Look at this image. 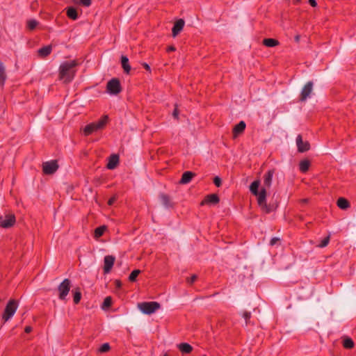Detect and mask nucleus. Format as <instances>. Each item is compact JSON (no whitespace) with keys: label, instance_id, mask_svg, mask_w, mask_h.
Returning a JSON list of instances; mask_svg holds the SVG:
<instances>
[{"label":"nucleus","instance_id":"f257e3e1","mask_svg":"<svg viewBox=\"0 0 356 356\" xmlns=\"http://www.w3.org/2000/svg\"><path fill=\"white\" fill-rule=\"evenodd\" d=\"M78 65L76 60L63 62L59 67V79L63 80L64 83H70L75 76L74 68Z\"/></svg>","mask_w":356,"mask_h":356},{"label":"nucleus","instance_id":"f03ea898","mask_svg":"<svg viewBox=\"0 0 356 356\" xmlns=\"http://www.w3.org/2000/svg\"><path fill=\"white\" fill-rule=\"evenodd\" d=\"M266 195V189L265 188H262L260 191L254 195L257 197V203L261 211L266 213H269L276 210L278 207V202H275L267 204Z\"/></svg>","mask_w":356,"mask_h":356},{"label":"nucleus","instance_id":"7ed1b4c3","mask_svg":"<svg viewBox=\"0 0 356 356\" xmlns=\"http://www.w3.org/2000/svg\"><path fill=\"white\" fill-rule=\"evenodd\" d=\"M108 121V115L102 116L98 121L87 124L83 129V134L86 136L93 132L103 129Z\"/></svg>","mask_w":356,"mask_h":356},{"label":"nucleus","instance_id":"20e7f679","mask_svg":"<svg viewBox=\"0 0 356 356\" xmlns=\"http://www.w3.org/2000/svg\"><path fill=\"white\" fill-rule=\"evenodd\" d=\"M17 307L18 303L17 300L12 299L8 301L2 315V318L4 321H8L13 316L17 309Z\"/></svg>","mask_w":356,"mask_h":356},{"label":"nucleus","instance_id":"39448f33","mask_svg":"<svg viewBox=\"0 0 356 356\" xmlns=\"http://www.w3.org/2000/svg\"><path fill=\"white\" fill-rule=\"evenodd\" d=\"M71 286V280L67 278L64 279L63 281L58 286V298L60 300H66Z\"/></svg>","mask_w":356,"mask_h":356},{"label":"nucleus","instance_id":"423d86ee","mask_svg":"<svg viewBox=\"0 0 356 356\" xmlns=\"http://www.w3.org/2000/svg\"><path fill=\"white\" fill-rule=\"evenodd\" d=\"M161 307L158 302H143L138 304L139 309L145 314H152Z\"/></svg>","mask_w":356,"mask_h":356},{"label":"nucleus","instance_id":"0eeeda50","mask_svg":"<svg viewBox=\"0 0 356 356\" xmlns=\"http://www.w3.org/2000/svg\"><path fill=\"white\" fill-rule=\"evenodd\" d=\"M106 91L112 95H116L121 92L122 86L120 81L117 78H113L106 84Z\"/></svg>","mask_w":356,"mask_h":356},{"label":"nucleus","instance_id":"6e6552de","mask_svg":"<svg viewBox=\"0 0 356 356\" xmlns=\"http://www.w3.org/2000/svg\"><path fill=\"white\" fill-rule=\"evenodd\" d=\"M15 216L13 213L7 214L4 217H0V227L2 228H10L15 224Z\"/></svg>","mask_w":356,"mask_h":356},{"label":"nucleus","instance_id":"1a4fd4ad","mask_svg":"<svg viewBox=\"0 0 356 356\" xmlns=\"http://www.w3.org/2000/svg\"><path fill=\"white\" fill-rule=\"evenodd\" d=\"M58 168V165L56 160L45 162L42 165V170L45 175H51L54 173Z\"/></svg>","mask_w":356,"mask_h":356},{"label":"nucleus","instance_id":"9d476101","mask_svg":"<svg viewBox=\"0 0 356 356\" xmlns=\"http://www.w3.org/2000/svg\"><path fill=\"white\" fill-rule=\"evenodd\" d=\"M296 145L298 151L301 153L307 152L310 149L309 143L308 141H303L300 134L298 135L296 137Z\"/></svg>","mask_w":356,"mask_h":356},{"label":"nucleus","instance_id":"9b49d317","mask_svg":"<svg viewBox=\"0 0 356 356\" xmlns=\"http://www.w3.org/2000/svg\"><path fill=\"white\" fill-rule=\"evenodd\" d=\"M313 89V83L312 81H308L305 86L303 87L300 97V100L301 102L305 101L310 95Z\"/></svg>","mask_w":356,"mask_h":356},{"label":"nucleus","instance_id":"f8f14e48","mask_svg":"<svg viewBox=\"0 0 356 356\" xmlns=\"http://www.w3.org/2000/svg\"><path fill=\"white\" fill-rule=\"evenodd\" d=\"M115 257L112 255H107L104 259V273H108L114 264Z\"/></svg>","mask_w":356,"mask_h":356},{"label":"nucleus","instance_id":"ddd939ff","mask_svg":"<svg viewBox=\"0 0 356 356\" xmlns=\"http://www.w3.org/2000/svg\"><path fill=\"white\" fill-rule=\"evenodd\" d=\"M245 127L246 124L244 121H241L239 123L236 124L232 129L233 138H236L239 135L242 134L244 132Z\"/></svg>","mask_w":356,"mask_h":356},{"label":"nucleus","instance_id":"4468645a","mask_svg":"<svg viewBox=\"0 0 356 356\" xmlns=\"http://www.w3.org/2000/svg\"><path fill=\"white\" fill-rule=\"evenodd\" d=\"M220 202V198L217 194L213 193L207 195L201 202V205L206 204H216Z\"/></svg>","mask_w":356,"mask_h":356},{"label":"nucleus","instance_id":"2eb2a0df","mask_svg":"<svg viewBox=\"0 0 356 356\" xmlns=\"http://www.w3.org/2000/svg\"><path fill=\"white\" fill-rule=\"evenodd\" d=\"M184 24L185 22L183 19H179L175 22L172 29L173 37H176L182 31Z\"/></svg>","mask_w":356,"mask_h":356},{"label":"nucleus","instance_id":"dca6fc26","mask_svg":"<svg viewBox=\"0 0 356 356\" xmlns=\"http://www.w3.org/2000/svg\"><path fill=\"white\" fill-rule=\"evenodd\" d=\"M119 163V156L118 154H112L108 158V162L106 168L109 170L115 169Z\"/></svg>","mask_w":356,"mask_h":356},{"label":"nucleus","instance_id":"f3484780","mask_svg":"<svg viewBox=\"0 0 356 356\" xmlns=\"http://www.w3.org/2000/svg\"><path fill=\"white\" fill-rule=\"evenodd\" d=\"M195 176V173L191 171H186L182 174L181 178L179 181L181 184H188L192 179Z\"/></svg>","mask_w":356,"mask_h":356},{"label":"nucleus","instance_id":"a211bd4d","mask_svg":"<svg viewBox=\"0 0 356 356\" xmlns=\"http://www.w3.org/2000/svg\"><path fill=\"white\" fill-rule=\"evenodd\" d=\"M274 173V170H269L264 176V184L268 188H269L271 186Z\"/></svg>","mask_w":356,"mask_h":356},{"label":"nucleus","instance_id":"6ab92c4d","mask_svg":"<svg viewBox=\"0 0 356 356\" xmlns=\"http://www.w3.org/2000/svg\"><path fill=\"white\" fill-rule=\"evenodd\" d=\"M160 200L162 204L166 208H170L173 207L170 197L165 193H161L159 195Z\"/></svg>","mask_w":356,"mask_h":356},{"label":"nucleus","instance_id":"aec40b11","mask_svg":"<svg viewBox=\"0 0 356 356\" xmlns=\"http://www.w3.org/2000/svg\"><path fill=\"white\" fill-rule=\"evenodd\" d=\"M52 51L51 45L44 46L38 50V56L41 58H45L49 56Z\"/></svg>","mask_w":356,"mask_h":356},{"label":"nucleus","instance_id":"412c9836","mask_svg":"<svg viewBox=\"0 0 356 356\" xmlns=\"http://www.w3.org/2000/svg\"><path fill=\"white\" fill-rule=\"evenodd\" d=\"M121 64L122 67L124 70V73L129 74L131 70V66L129 63V59L126 56H121Z\"/></svg>","mask_w":356,"mask_h":356},{"label":"nucleus","instance_id":"4be33fe9","mask_svg":"<svg viewBox=\"0 0 356 356\" xmlns=\"http://www.w3.org/2000/svg\"><path fill=\"white\" fill-rule=\"evenodd\" d=\"M7 79L6 67L3 63L0 60V86H3Z\"/></svg>","mask_w":356,"mask_h":356},{"label":"nucleus","instance_id":"5701e85b","mask_svg":"<svg viewBox=\"0 0 356 356\" xmlns=\"http://www.w3.org/2000/svg\"><path fill=\"white\" fill-rule=\"evenodd\" d=\"M342 345L343 347L346 349H352L354 348L355 343L351 338L348 337H344L343 338Z\"/></svg>","mask_w":356,"mask_h":356},{"label":"nucleus","instance_id":"b1692460","mask_svg":"<svg viewBox=\"0 0 356 356\" xmlns=\"http://www.w3.org/2000/svg\"><path fill=\"white\" fill-rule=\"evenodd\" d=\"M337 204L341 209H347L350 207V202L344 197H339L337 200Z\"/></svg>","mask_w":356,"mask_h":356},{"label":"nucleus","instance_id":"393cba45","mask_svg":"<svg viewBox=\"0 0 356 356\" xmlns=\"http://www.w3.org/2000/svg\"><path fill=\"white\" fill-rule=\"evenodd\" d=\"M260 186V180L257 179L254 181L250 186V191L252 195H257L260 191L259 187Z\"/></svg>","mask_w":356,"mask_h":356},{"label":"nucleus","instance_id":"a878e982","mask_svg":"<svg viewBox=\"0 0 356 356\" xmlns=\"http://www.w3.org/2000/svg\"><path fill=\"white\" fill-rule=\"evenodd\" d=\"M178 348L183 353H190L193 350V347L187 343H179Z\"/></svg>","mask_w":356,"mask_h":356},{"label":"nucleus","instance_id":"bb28decb","mask_svg":"<svg viewBox=\"0 0 356 356\" xmlns=\"http://www.w3.org/2000/svg\"><path fill=\"white\" fill-rule=\"evenodd\" d=\"M263 44L268 47H274L279 44V41L274 38H266L263 40Z\"/></svg>","mask_w":356,"mask_h":356},{"label":"nucleus","instance_id":"cd10ccee","mask_svg":"<svg viewBox=\"0 0 356 356\" xmlns=\"http://www.w3.org/2000/svg\"><path fill=\"white\" fill-rule=\"evenodd\" d=\"M310 161L307 159L302 160L299 163V169L302 172H306L309 170Z\"/></svg>","mask_w":356,"mask_h":356},{"label":"nucleus","instance_id":"c85d7f7f","mask_svg":"<svg viewBox=\"0 0 356 356\" xmlns=\"http://www.w3.org/2000/svg\"><path fill=\"white\" fill-rule=\"evenodd\" d=\"M72 292L73 293L74 303L76 305L79 304L81 299V293L80 289L79 287L76 288V289H73Z\"/></svg>","mask_w":356,"mask_h":356},{"label":"nucleus","instance_id":"c756f323","mask_svg":"<svg viewBox=\"0 0 356 356\" xmlns=\"http://www.w3.org/2000/svg\"><path fill=\"white\" fill-rule=\"evenodd\" d=\"M67 16L73 20H76L78 19V13L76 8L73 7H70L67 10Z\"/></svg>","mask_w":356,"mask_h":356},{"label":"nucleus","instance_id":"7c9ffc66","mask_svg":"<svg viewBox=\"0 0 356 356\" xmlns=\"http://www.w3.org/2000/svg\"><path fill=\"white\" fill-rule=\"evenodd\" d=\"M106 228L107 227L105 225H102V226H99V227H97L95 229L94 237L96 238L101 237L105 232Z\"/></svg>","mask_w":356,"mask_h":356},{"label":"nucleus","instance_id":"2f4dec72","mask_svg":"<svg viewBox=\"0 0 356 356\" xmlns=\"http://www.w3.org/2000/svg\"><path fill=\"white\" fill-rule=\"evenodd\" d=\"M112 305V298L111 296H107L106 298H105V299L104 300V302H103V304H102V308L103 309H105L106 308H108L111 306Z\"/></svg>","mask_w":356,"mask_h":356},{"label":"nucleus","instance_id":"473e14b6","mask_svg":"<svg viewBox=\"0 0 356 356\" xmlns=\"http://www.w3.org/2000/svg\"><path fill=\"white\" fill-rule=\"evenodd\" d=\"M140 273V270H138V269L134 270L129 276V280L132 282H135L136 280L137 277L138 276V275Z\"/></svg>","mask_w":356,"mask_h":356},{"label":"nucleus","instance_id":"72a5a7b5","mask_svg":"<svg viewBox=\"0 0 356 356\" xmlns=\"http://www.w3.org/2000/svg\"><path fill=\"white\" fill-rule=\"evenodd\" d=\"M38 25V22L35 19H31L27 22V27L30 30H33Z\"/></svg>","mask_w":356,"mask_h":356},{"label":"nucleus","instance_id":"f704fd0d","mask_svg":"<svg viewBox=\"0 0 356 356\" xmlns=\"http://www.w3.org/2000/svg\"><path fill=\"white\" fill-rule=\"evenodd\" d=\"M329 242H330V236H327L321 241V243L318 245V247L325 248L328 245Z\"/></svg>","mask_w":356,"mask_h":356},{"label":"nucleus","instance_id":"c9c22d12","mask_svg":"<svg viewBox=\"0 0 356 356\" xmlns=\"http://www.w3.org/2000/svg\"><path fill=\"white\" fill-rule=\"evenodd\" d=\"M110 350V345L108 343H105L101 346L99 350L101 353H106Z\"/></svg>","mask_w":356,"mask_h":356},{"label":"nucleus","instance_id":"e433bc0d","mask_svg":"<svg viewBox=\"0 0 356 356\" xmlns=\"http://www.w3.org/2000/svg\"><path fill=\"white\" fill-rule=\"evenodd\" d=\"M280 241H281V240H280V238H278V237H273L270 241V245L271 246H274V245H277V244L280 245Z\"/></svg>","mask_w":356,"mask_h":356},{"label":"nucleus","instance_id":"4c0bfd02","mask_svg":"<svg viewBox=\"0 0 356 356\" xmlns=\"http://www.w3.org/2000/svg\"><path fill=\"white\" fill-rule=\"evenodd\" d=\"M243 317L245 320V324L248 325L249 320L251 318V313L250 312L245 311L243 312Z\"/></svg>","mask_w":356,"mask_h":356},{"label":"nucleus","instance_id":"58836bf2","mask_svg":"<svg viewBox=\"0 0 356 356\" xmlns=\"http://www.w3.org/2000/svg\"><path fill=\"white\" fill-rule=\"evenodd\" d=\"M79 3L80 5L83 6L89 7L92 3V1L91 0H79Z\"/></svg>","mask_w":356,"mask_h":356},{"label":"nucleus","instance_id":"ea45409f","mask_svg":"<svg viewBox=\"0 0 356 356\" xmlns=\"http://www.w3.org/2000/svg\"><path fill=\"white\" fill-rule=\"evenodd\" d=\"M213 184L217 186V187H220L222 184V179L216 176L214 177L213 179Z\"/></svg>","mask_w":356,"mask_h":356},{"label":"nucleus","instance_id":"a19ab883","mask_svg":"<svg viewBox=\"0 0 356 356\" xmlns=\"http://www.w3.org/2000/svg\"><path fill=\"white\" fill-rule=\"evenodd\" d=\"M197 279V276L196 275H193L191 277L187 279V282L189 284H192Z\"/></svg>","mask_w":356,"mask_h":356},{"label":"nucleus","instance_id":"79ce46f5","mask_svg":"<svg viewBox=\"0 0 356 356\" xmlns=\"http://www.w3.org/2000/svg\"><path fill=\"white\" fill-rule=\"evenodd\" d=\"M179 109L177 108V106L175 105V108L172 112V116L175 118V119H178L179 118Z\"/></svg>","mask_w":356,"mask_h":356},{"label":"nucleus","instance_id":"37998d69","mask_svg":"<svg viewBox=\"0 0 356 356\" xmlns=\"http://www.w3.org/2000/svg\"><path fill=\"white\" fill-rule=\"evenodd\" d=\"M117 198L115 196H113L111 197L108 201V204L111 206L114 204V202L116 201Z\"/></svg>","mask_w":356,"mask_h":356},{"label":"nucleus","instance_id":"c03bdc74","mask_svg":"<svg viewBox=\"0 0 356 356\" xmlns=\"http://www.w3.org/2000/svg\"><path fill=\"white\" fill-rule=\"evenodd\" d=\"M115 284L116 288L120 289L122 287V282H120V280H116L115 281Z\"/></svg>","mask_w":356,"mask_h":356},{"label":"nucleus","instance_id":"a18cd8bd","mask_svg":"<svg viewBox=\"0 0 356 356\" xmlns=\"http://www.w3.org/2000/svg\"><path fill=\"white\" fill-rule=\"evenodd\" d=\"M309 3L312 7H316V6H317V3H316V0H309Z\"/></svg>","mask_w":356,"mask_h":356},{"label":"nucleus","instance_id":"49530a36","mask_svg":"<svg viewBox=\"0 0 356 356\" xmlns=\"http://www.w3.org/2000/svg\"><path fill=\"white\" fill-rule=\"evenodd\" d=\"M32 331V327L31 326H26L24 329V332L26 333H30Z\"/></svg>","mask_w":356,"mask_h":356},{"label":"nucleus","instance_id":"de8ad7c7","mask_svg":"<svg viewBox=\"0 0 356 356\" xmlns=\"http://www.w3.org/2000/svg\"><path fill=\"white\" fill-rule=\"evenodd\" d=\"M175 47L174 46H169L168 48H167V51L168 52H170V51H175Z\"/></svg>","mask_w":356,"mask_h":356},{"label":"nucleus","instance_id":"09e8293b","mask_svg":"<svg viewBox=\"0 0 356 356\" xmlns=\"http://www.w3.org/2000/svg\"><path fill=\"white\" fill-rule=\"evenodd\" d=\"M143 66L144 67V68H145L146 70H147V71H149V70H150V67H149V65L147 63H144L143 64Z\"/></svg>","mask_w":356,"mask_h":356},{"label":"nucleus","instance_id":"8fccbe9b","mask_svg":"<svg viewBox=\"0 0 356 356\" xmlns=\"http://www.w3.org/2000/svg\"><path fill=\"white\" fill-rule=\"evenodd\" d=\"M300 38V36L299 35H297L295 36V40L296 42H299Z\"/></svg>","mask_w":356,"mask_h":356},{"label":"nucleus","instance_id":"3c124183","mask_svg":"<svg viewBox=\"0 0 356 356\" xmlns=\"http://www.w3.org/2000/svg\"><path fill=\"white\" fill-rule=\"evenodd\" d=\"M293 3L298 5L300 3L301 0H293Z\"/></svg>","mask_w":356,"mask_h":356},{"label":"nucleus","instance_id":"603ef678","mask_svg":"<svg viewBox=\"0 0 356 356\" xmlns=\"http://www.w3.org/2000/svg\"><path fill=\"white\" fill-rule=\"evenodd\" d=\"M302 201L304 203L307 202V199H303Z\"/></svg>","mask_w":356,"mask_h":356},{"label":"nucleus","instance_id":"864d4df0","mask_svg":"<svg viewBox=\"0 0 356 356\" xmlns=\"http://www.w3.org/2000/svg\"><path fill=\"white\" fill-rule=\"evenodd\" d=\"M163 356H169L167 353L164 354Z\"/></svg>","mask_w":356,"mask_h":356}]
</instances>
